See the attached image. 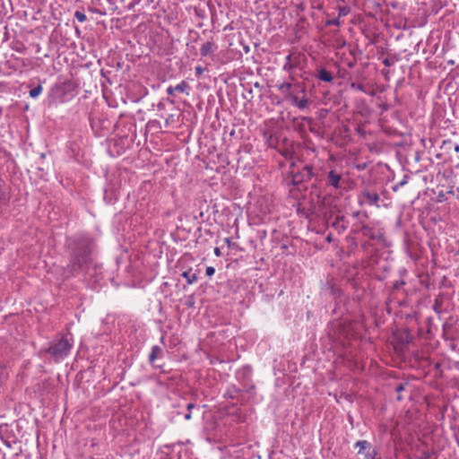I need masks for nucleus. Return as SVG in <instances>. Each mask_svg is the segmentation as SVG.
<instances>
[{"instance_id": "f03ea898", "label": "nucleus", "mask_w": 459, "mask_h": 459, "mask_svg": "<svg viewBox=\"0 0 459 459\" xmlns=\"http://www.w3.org/2000/svg\"><path fill=\"white\" fill-rule=\"evenodd\" d=\"M73 346L74 338L70 333L57 334L49 346L40 352L49 353L56 362H60L70 354Z\"/></svg>"}, {"instance_id": "4468645a", "label": "nucleus", "mask_w": 459, "mask_h": 459, "mask_svg": "<svg viewBox=\"0 0 459 459\" xmlns=\"http://www.w3.org/2000/svg\"><path fill=\"white\" fill-rule=\"evenodd\" d=\"M292 84L289 82H283L282 83L277 85L278 90L283 93L284 95L288 96L290 98V94H292L290 92V88Z\"/></svg>"}, {"instance_id": "0eeeda50", "label": "nucleus", "mask_w": 459, "mask_h": 459, "mask_svg": "<svg viewBox=\"0 0 459 459\" xmlns=\"http://www.w3.org/2000/svg\"><path fill=\"white\" fill-rule=\"evenodd\" d=\"M290 100L293 106L301 110L306 109L309 104V100L305 95L303 98L299 99L296 95L290 94Z\"/></svg>"}, {"instance_id": "5701e85b", "label": "nucleus", "mask_w": 459, "mask_h": 459, "mask_svg": "<svg viewBox=\"0 0 459 459\" xmlns=\"http://www.w3.org/2000/svg\"><path fill=\"white\" fill-rule=\"evenodd\" d=\"M195 298H194V296H193V295H190V296L187 298L186 301V306L187 307H193L195 306Z\"/></svg>"}, {"instance_id": "dca6fc26", "label": "nucleus", "mask_w": 459, "mask_h": 459, "mask_svg": "<svg viewBox=\"0 0 459 459\" xmlns=\"http://www.w3.org/2000/svg\"><path fill=\"white\" fill-rule=\"evenodd\" d=\"M188 89H189V85L185 81H182L180 83H178L176 86H174V90H176V91H178V92H181V93H186V95L189 94L187 92Z\"/></svg>"}, {"instance_id": "cd10ccee", "label": "nucleus", "mask_w": 459, "mask_h": 459, "mask_svg": "<svg viewBox=\"0 0 459 459\" xmlns=\"http://www.w3.org/2000/svg\"><path fill=\"white\" fill-rule=\"evenodd\" d=\"M195 70L196 75H201L204 73V68L201 65L196 66Z\"/></svg>"}, {"instance_id": "7ed1b4c3", "label": "nucleus", "mask_w": 459, "mask_h": 459, "mask_svg": "<svg viewBox=\"0 0 459 459\" xmlns=\"http://www.w3.org/2000/svg\"><path fill=\"white\" fill-rule=\"evenodd\" d=\"M354 447L359 449L358 454L361 455L365 459H380L377 449L367 440L357 441Z\"/></svg>"}, {"instance_id": "c756f323", "label": "nucleus", "mask_w": 459, "mask_h": 459, "mask_svg": "<svg viewBox=\"0 0 459 459\" xmlns=\"http://www.w3.org/2000/svg\"><path fill=\"white\" fill-rule=\"evenodd\" d=\"M175 91H176V90H174V87H173V86H169V87L167 88V93H168L169 95H173Z\"/></svg>"}, {"instance_id": "58836bf2", "label": "nucleus", "mask_w": 459, "mask_h": 459, "mask_svg": "<svg viewBox=\"0 0 459 459\" xmlns=\"http://www.w3.org/2000/svg\"><path fill=\"white\" fill-rule=\"evenodd\" d=\"M142 0H134V4H139Z\"/></svg>"}, {"instance_id": "473e14b6", "label": "nucleus", "mask_w": 459, "mask_h": 459, "mask_svg": "<svg viewBox=\"0 0 459 459\" xmlns=\"http://www.w3.org/2000/svg\"><path fill=\"white\" fill-rule=\"evenodd\" d=\"M184 418H185V420H191V418H192V414H191V412H190V411H188L186 414H185Z\"/></svg>"}, {"instance_id": "f8f14e48", "label": "nucleus", "mask_w": 459, "mask_h": 459, "mask_svg": "<svg viewBox=\"0 0 459 459\" xmlns=\"http://www.w3.org/2000/svg\"><path fill=\"white\" fill-rule=\"evenodd\" d=\"M182 276L186 279L187 284H193L197 281L198 276L192 269H188L182 273Z\"/></svg>"}, {"instance_id": "9b49d317", "label": "nucleus", "mask_w": 459, "mask_h": 459, "mask_svg": "<svg viewBox=\"0 0 459 459\" xmlns=\"http://www.w3.org/2000/svg\"><path fill=\"white\" fill-rule=\"evenodd\" d=\"M359 232L361 233L363 237H367L370 239H377V234L376 230L372 228H370L368 225H362L359 230H357Z\"/></svg>"}, {"instance_id": "ddd939ff", "label": "nucleus", "mask_w": 459, "mask_h": 459, "mask_svg": "<svg viewBox=\"0 0 459 459\" xmlns=\"http://www.w3.org/2000/svg\"><path fill=\"white\" fill-rule=\"evenodd\" d=\"M316 77L325 82H331L333 80V76L331 73H329L326 69L321 68L319 69Z\"/></svg>"}, {"instance_id": "72a5a7b5", "label": "nucleus", "mask_w": 459, "mask_h": 459, "mask_svg": "<svg viewBox=\"0 0 459 459\" xmlns=\"http://www.w3.org/2000/svg\"><path fill=\"white\" fill-rule=\"evenodd\" d=\"M195 403H188V404H187V406H186V408H187L188 411H191L193 408H195Z\"/></svg>"}, {"instance_id": "4be33fe9", "label": "nucleus", "mask_w": 459, "mask_h": 459, "mask_svg": "<svg viewBox=\"0 0 459 459\" xmlns=\"http://www.w3.org/2000/svg\"><path fill=\"white\" fill-rule=\"evenodd\" d=\"M7 201L6 192L0 186V205Z\"/></svg>"}, {"instance_id": "f257e3e1", "label": "nucleus", "mask_w": 459, "mask_h": 459, "mask_svg": "<svg viewBox=\"0 0 459 459\" xmlns=\"http://www.w3.org/2000/svg\"><path fill=\"white\" fill-rule=\"evenodd\" d=\"M67 245L70 249V263L65 268L68 273L65 277L83 273L85 280L94 277V283H100L102 280L100 268L97 265L91 266L92 240L86 236H76L69 238Z\"/></svg>"}, {"instance_id": "f3484780", "label": "nucleus", "mask_w": 459, "mask_h": 459, "mask_svg": "<svg viewBox=\"0 0 459 459\" xmlns=\"http://www.w3.org/2000/svg\"><path fill=\"white\" fill-rule=\"evenodd\" d=\"M42 90H43V88L41 85H38V86L34 87L33 89H31L30 91V97L32 99L38 98L41 94Z\"/></svg>"}, {"instance_id": "393cba45", "label": "nucleus", "mask_w": 459, "mask_h": 459, "mask_svg": "<svg viewBox=\"0 0 459 459\" xmlns=\"http://www.w3.org/2000/svg\"><path fill=\"white\" fill-rule=\"evenodd\" d=\"M410 176L409 175H403V179L399 182V186H405L409 181Z\"/></svg>"}, {"instance_id": "1a4fd4ad", "label": "nucleus", "mask_w": 459, "mask_h": 459, "mask_svg": "<svg viewBox=\"0 0 459 459\" xmlns=\"http://www.w3.org/2000/svg\"><path fill=\"white\" fill-rule=\"evenodd\" d=\"M348 224L343 215H337L332 223L333 227L338 230L339 233L344 232L348 228Z\"/></svg>"}, {"instance_id": "aec40b11", "label": "nucleus", "mask_w": 459, "mask_h": 459, "mask_svg": "<svg viewBox=\"0 0 459 459\" xmlns=\"http://www.w3.org/2000/svg\"><path fill=\"white\" fill-rule=\"evenodd\" d=\"M238 393V389L236 388L235 385H232L227 389L226 394L229 395L231 398H234V394Z\"/></svg>"}, {"instance_id": "a211bd4d", "label": "nucleus", "mask_w": 459, "mask_h": 459, "mask_svg": "<svg viewBox=\"0 0 459 459\" xmlns=\"http://www.w3.org/2000/svg\"><path fill=\"white\" fill-rule=\"evenodd\" d=\"M74 17L78 20V22H84L86 20H87V16L85 15V13H83L82 12H80V11H76L74 13Z\"/></svg>"}, {"instance_id": "6e6552de", "label": "nucleus", "mask_w": 459, "mask_h": 459, "mask_svg": "<svg viewBox=\"0 0 459 459\" xmlns=\"http://www.w3.org/2000/svg\"><path fill=\"white\" fill-rule=\"evenodd\" d=\"M218 48V46L214 41H206L204 43L200 48V54L202 56H208L213 54Z\"/></svg>"}, {"instance_id": "4c0bfd02", "label": "nucleus", "mask_w": 459, "mask_h": 459, "mask_svg": "<svg viewBox=\"0 0 459 459\" xmlns=\"http://www.w3.org/2000/svg\"><path fill=\"white\" fill-rule=\"evenodd\" d=\"M301 92H303L304 94H306V88L303 86L302 89H301Z\"/></svg>"}, {"instance_id": "c85d7f7f", "label": "nucleus", "mask_w": 459, "mask_h": 459, "mask_svg": "<svg viewBox=\"0 0 459 459\" xmlns=\"http://www.w3.org/2000/svg\"><path fill=\"white\" fill-rule=\"evenodd\" d=\"M243 370H244L245 377H249L251 375V368L249 367H246L243 368Z\"/></svg>"}, {"instance_id": "ea45409f", "label": "nucleus", "mask_w": 459, "mask_h": 459, "mask_svg": "<svg viewBox=\"0 0 459 459\" xmlns=\"http://www.w3.org/2000/svg\"><path fill=\"white\" fill-rule=\"evenodd\" d=\"M353 215H354V216H356V217H358V216L359 215V212H354V213H353Z\"/></svg>"}, {"instance_id": "bb28decb", "label": "nucleus", "mask_w": 459, "mask_h": 459, "mask_svg": "<svg viewBox=\"0 0 459 459\" xmlns=\"http://www.w3.org/2000/svg\"><path fill=\"white\" fill-rule=\"evenodd\" d=\"M385 66H391L394 65V61L390 58H385L382 62Z\"/></svg>"}, {"instance_id": "423d86ee", "label": "nucleus", "mask_w": 459, "mask_h": 459, "mask_svg": "<svg viewBox=\"0 0 459 459\" xmlns=\"http://www.w3.org/2000/svg\"><path fill=\"white\" fill-rule=\"evenodd\" d=\"M342 174L337 172L335 169H331L327 173V186H332L335 189H339L342 187Z\"/></svg>"}, {"instance_id": "b1692460", "label": "nucleus", "mask_w": 459, "mask_h": 459, "mask_svg": "<svg viewBox=\"0 0 459 459\" xmlns=\"http://www.w3.org/2000/svg\"><path fill=\"white\" fill-rule=\"evenodd\" d=\"M205 273L208 277L212 276L215 273V269L212 266H208L205 270Z\"/></svg>"}, {"instance_id": "9d476101", "label": "nucleus", "mask_w": 459, "mask_h": 459, "mask_svg": "<svg viewBox=\"0 0 459 459\" xmlns=\"http://www.w3.org/2000/svg\"><path fill=\"white\" fill-rule=\"evenodd\" d=\"M162 353H163V351L160 346H158V345L152 346V351L149 354V362L151 363V365L153 368H160V366H156L154 364V362L158 358H160L162 356Z\"/></svg>"}, {"instance_id": "7c9ffc66", "label": "nucleus", "mask_w": 459, "mask_h": 459, "mask_svg": "<svg viewBox=\"0 0 459 459\" xmlns=\"http://www.w3.org/2000/svg\"><path fill=\"white\" fill-rule=\"evenodd\" d=\"M403 388H404V387H403V384H400V385H398L395 387V391H396V392H398V393H400V392H402V391L403 390Z\"/></svg>"}, {"instance_id": "a878e982", "label": "nucleus", "mask_w": 459, "mask_h": 459, "mask_svg": "<svg viewBox=\"0 0 459 459\" xmlns=\"http://www.w3.org/2000/svg\"><path fill=\"white\" fill-rule=\"evenodd\" d=\"M348 13V9L346 7H341L339 9V17L345 16Z\"/></svg>"}, {"instance_id": "f704fd0d", "label": "nucleus", "mask_w": 459, "mask_h": 459, "mask_svg": "<svg viewBox=\"0 0 459 459\" xmlns=\"http://www.w3.org/2000/svg\"><path fill=\"white\" fill-rule=\"evenodd\" d=\"M214 254L216 256H220L221 255V250L219 247H215L214 248Z\"/></svg>"}, {"instance_id": "20e7f679", "label": "nucleus", "mask_w": 459, "mask_h": 459, "mask_svg": "<svg viewBox=\"0 0 459 459\" xmlns=\"http://www.w3.org/2000/svg\"><path fill=\"white\" fill-rule=\"evenodd\" d=\"M300 64V53L290 52L285 57V63L282 66V70L289 73V78L290 81L295 80V76L292 74V71L297 68Z\"/></svg>"}, {"instance_id": "412c9836", "label": "nucleus", "mask_w": 459, "mask_h": 459, "mask_svg": "<svg viewBox=\"0 0 459 459\" xmlns=\"http://www.w3.org/2000/svg\"><path fill=\"white\" fill-rule=\"evenodd\" d=\"M341 24V22H340V19L339 18H334V19H332V20H327L325 22V25L326 26H339Z\"/></svg>"}, {"instance_id": "2f4dec72", "label": "nucleus", "mask_w": 459, "mask_h": 459, "mask_svg": "<svg viewBox=\"0 0 459 459\" xmlns=\"http://www.w3.org/2000/svg\"><path fill=\"white\" fill-rule=\"evenodd\" d=\"M351 86H352L353 88H356V89H357V90H359V91H363V86H362L361 84H358V85H356V84H354V83H353Z\"/></svg>"}, {"instance_id": "39448f33", "label": "nucleus", "mask_w": 459, "mask_h": 459, "mask_svg": "<svg viewBox=\"0 0 459 459\" xmlns=\"http://www.w3.org/2000/svg\"><path fill=\"white\" fill-rule=\"evenodd\" d=\"M379 195L377 193L370 192L368 190H364L359 195V204H368L370 206H376L379 208Z\"/></svg>"}, {"instance_id": "e433bc0d", "label": "nucleus", "mask_w": 459, "mask_h": 459, "mask_svg": "<svg viewBox=\"0 0 459 459\" xmlns=\"http://www.w3.org/2000/svg\"><path fill=\"white\" fill-rule=\"evenodd\" d=\"M454 149L456 152H459V145L458 144H455Z\"/></svg>"}, {"instance_id": "6ab92c4d", "label": "nucleus", "mask_w": 459, "mask_h": 459, "mask_svg": "<svg viewBox=\"0 0 459 459\" xmlns=\"http://www.w3.org/2000/svg\"><path fill=\"white\" fill-rule=\"evenodd\" d=\"M7 378L5 367L0 365V385Z\"/></svg>"}, {"instance_id": "2eb2a0df", "label": "nucleus", "mask_w": 459, "mask_h": 459, "mask_svg": "<svg viewBox=\"0 0 459 459\" xmlns=\"http://www.w3.org/2000/svg\"><path fill=\"white\" fill-rule=\"evenodd\" d=\"M314 177L313 167L306 165L302 172L303 180H310Z\"/></svg>"}, {"instance_id": "c9c22d12", "label": "nucleus", "mask_w": 459, "mask_h": 459, "mask_svg": "<svg viewBox=\"0 0 459 459\" xmlns=\"http://www.w3.org/2000/svg\"><path fill=\"white\" fill-rule=\"evenodd\" d=\"M400 187H402V186H399V183H397L396 185H394V186H393V190H394V192H396Z\"/></svg>"}, {"instance_id": "79ce46f5", "label": "nucleus", "mask_w": 459, "mask_h": 459, "mask_svg": "<svg viewBox=\"0 0 459 459\" xmlns=\"http://www.w3.org/2000/svg\"><path fill=\"white\" fill-rule=\"evenodd\" d=\"M27 459H30V455H26Z\"/></svg>"}, {"instance_id": "a19ab883", "label": "nucleus", "mask_w": 459, "mask_h": 459, "mask_svg": "<svg viewBox=\"0 0 459 459\" xmlns=\"http://www.w3.org/2000/svg\"><path fill=\"white\" fill-rule=\"evenodd\" d=\"M444 143H445V144H446V143H451V142H450V141H449V142L444 141Z\"/></svg>"}]
</instances>
